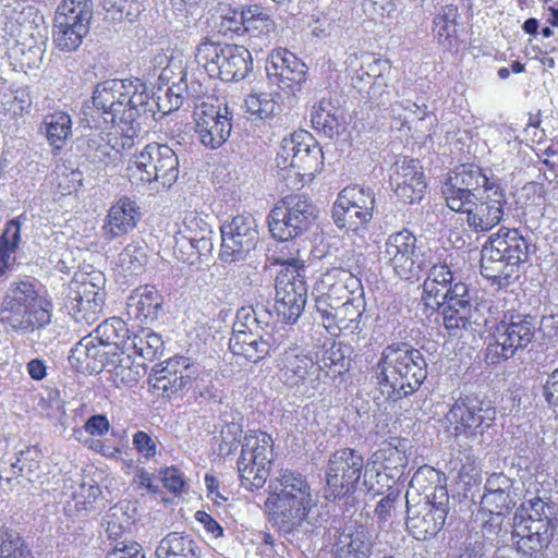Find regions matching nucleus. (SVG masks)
I'll use <instances>...</instances> for the list:
<instances>
[{"label": "nucleus", "instance_id": "a878e982", "mask_svg": "<svg viewBox=\"0 0 558 558\" xmlns=\"http://www.w3.org/2000/svg\"><path fill=\"white\" fill-rule=\"evenodd\" d=\"M513 484L514 480L504 473H493L486 480L481 507L495 515L493 519L497 525L501 524L502 517L517 504Z\"/></svg>", "mask_w": 558, "mask_h": 558}, {"label": "nucleus", "instance_id": "58836bf2", "mask_svg": "<svg viewBox=\"0 0 558 558\" xmlns=\"http://www.w3.org/2000/svg\"><path fill=\"white\" fill-rule=\"evenodd\" d=\"M180 235L196 242V247L207 256L213 251L211 226L202 217L191 213L184 218Z\"/></svg>", "mask_w": 558, "mask_h": 558}, {"label": "nucleus", "instance_id": "0eeeda50", "mask_svg": "<svg viewBox=\"0 0 558 558\" xmlns=\"http://www.w3.org/2000/svg\"><path fill=\"white\" fill-rule=\"evenodd\" d=\"M195 60L209 76L226 82H238L252 70V57L243 46L203 41L198 45Z\"/></svg>", "mask_w": 558, "mask_h": 558}, {"label": "nucleus", "instance_id": "ea45409f", "mask_svg": "<svg viewBox=\"0 0 558 558\" xmlns=\"http://www.w3.org/2000/svg\"><path fill=\"white\" fill-rule=\"evenodd\" d=\"M0 107V129L9 134L17 130L19 119L31 106V101L23 92L20 95H5Z\"/></svg>", "mask_w": 558, "mask_h": 558}, {"label": "nucleus", "instance_id": "79ce46f5", "mask_svg": "<svg viewBox=\"0 0 558 558\" xmlns=\"http://www.w3.org/2000/svg\"><path fill=\"white\" fill-rule=\"evenodd\" d=\"M371 543L364 530L342 533L339 536L335 558H367Z\"/></svg>", "mask_w": 558, "mask_h": 558}, {"label": "nucleus", "instance_id": "13d9d810", "mask_svg": "<svg viewBox=\"0 0 558 558\" xmlns=\"http://www.w3.org/2000/svg\"><path fill=\"white\" fill-rule=\"evenodd\" d=\"M113 373L117 379L125 385H132L136 383L143 375V366L137 363L134 364L131 354L128 353L124 357H114Z\"/></svg>", "mask_w": 558, "mask_h": 558}, {"label": "nucleus", "instance_id": "9b49d317", "mask_svg": "<svg viewBox=\"0 0 558 558\" xmlns=\"http://www.w3.org/2000/svg\"><path fill=\"white\" fill-rule=\"evenodd\" d=\"M272 460V438L268 434L253 430L245 435L238 459L242 486L252 492L264 487Z\"/></svg>", "mask_w": 558, "mask_h": 558}, {"label": "nucleus", "instance_id": "e2e57ef3", "mask_svg": "<svg viewBox=\"0 0 558 558\" xmlns=\"http://www.w3.org/2000/svg\"><path fill=\"white\" fill-rule=\"evenodd\" d=\"M466 308L468 305H446L440 307L444 316V325L450 336H458L459 330H465V324L463 320L466 317Z\"/></svg>", "mask_w": 558, "mask_h": 558}, {"label": "nucleus", "instance_id": "dca6fc26", "mask_svg": "<svg viewBox=\"0 0 558 558\" xmlns=\"http://www.w3.org/2000/svg\"><path fill=\"white\" fill-rule=\"evenodd\" d=\"M220 259L225 263L243 260L258 243L257 223L251 214L233 217L220 227Z\"/></svg>", "mask_w": 558, "mask_h": 558}, {"label": "nucleus", "instance_id": "ddd939ff", "mask_svg": "<svg viewBox=\"0 0 558 558\" xmlns=\"http://www.w3.org/2000/svg\"><path fill=\"white\" fill-rule=\"evenodd\" d=\"M535 318L529 315L510 314L496 327L495 341L486 349V361L497 364L512 357L518 350L525 349L534 339Z\"/></svg>", "mask_w": 558, "mask_h": 558}, {"label": "nucleus", "instance_id": "e433bc0d", "mask_svg": "<svg viewBox=\"0 0 558 558\" xmlns=\"http://www.w3.org/2000/svg\"><path fill=\"white\" fill-rule=\"evenodd\" d=\"M340 301L342 303L337 304L332 312V327H337L339 330L354 331L359 328L360 318L365 310L364 299L343 295Z\"/></svg>", "mask_w": 558, "mask_h": 558}, {"label": "nucleus", "instance_id": "4468645a", "mask_svg": "<svg viewBox=\"0 0 558 558\" xmlns=\"http://www.w3.org/2000/svg\"><path fill=\"white\" fill-rule=\"evenodd\" d=\"M364 468L363 456L352 448L335 451L325 470V496L328 500H338L352 495L361 480Z\"/></svg>", "mask_w": 558, "mask_h": 558}, {"label": "nucleus", "instance_id": "72a5a7b5", "mask_svg": "<svg viewBox=\"0 0 558 558\" xmlns=\"http://www.w3.org/2000/svg\"><path fill=\"white\" fill-rule=\"evenodd\" d=\"M347 348L343 349L340 343H332L330 348L322 352V356L317 359L315 366L317 375L315 379H311V388L316 389L320 383V374L325 376L336 377L349 369L350 360L347 356Z\"/></svg>", "mask_w": 558, "mask_h": 558}, {"label": "nucleus", "instance_id": "aec40b11", "mask_svg": "<svg viewBox=\"0 0 558 558\" xmlns=\"http://www.w3.org/2000/svg\"><path fill=\"white\" fill-rule=\"evenodd\" d=\"M307 66L287 49L274 51L267 60L266 73L272 85L287 95L295 96L306 81Z\"/></svg>", "mask_w": 558, "mask_h": 558}, {"label": "nucleus", "instance_id": "7c9ffc66", "mask_svg": "<svg viewBox=\"0 0 558 558\" xmlns=\"http://www.w3.org/2000/svg\"><path fill=\"white\" fill-rule=\"evenodd\" d=\"M161 306L162 296L157 289L144 286L132 292L126 303V311L130 318L148 324L157 319Z\"/></svg>", "mask_w": 558, "mask_h": 558}, {"label": "nucleus", "instance_id": "f3484780", "mask_svg": "<svg viewBox=\"0 0 558 558\" xmlns=\"http://www.w3.org/2000/svg\"><path fill=\"white\" fill-rule=\"evenodd\" d=\"M409 505V501H407ZM449 496L446 487H436L425 504L413 512L408 506L407 527L420 541L435 536L444 526L448 513Z\"/></svg>", "mask_w": 558, "mask_h": 558}, {"label": "nucleus", "instance_id": "39448f33", "mask_svg": "<svg viewBox=\"0 0 558 558\" xmlns=\"http://www.w3.org/2000/svg\"><path fill=\"white\" fill-rule=\"evenodd\" d=\"M128 175L137 186L155 182L170 187L179 175L178 156L168 145L149 143L130 161Z\"/></svg>", "mask_w": 558, "mask_h": 558}, {"label": "nucleus", "instance_id": "4c0bfd02", "mask_svg": "<svg viewBox=\"0 0 558 558\" xmlns=\"http://www.w3.org/2000/svg\"><path fill=\"white\" fill-rule=\"evenodd\" d=\"M40 130L45 132L51 146L61 149L65 141L72 135V119L63 111L46 114Z\"/></svg>", "mask_w": 558, "mask_h": 558}, {"label": "nucleus", "instance_id": "864d4df0", "mask_svg": "<svg viewBox=\"0 0 558 558\" xmlns=\"http://www.w3.org/2000/svg\"><path fill=\"white\" fill-rule=\"evenodd\" d=\"M246 112L254 119H268L278 108L277 102L268 93H252L244 100Z\"/></svg>", "mask_w": 558, "mask_h": 558}, {"label": "nucleus", "instance_id": "7ed1b4c3", "mask_svg": "<svg viewBox=\"0 0 558 558\" xmlns=\"http://www.w3.org/2000/svg\"><path fill=\"white\" fill-rule=\"evenodd\" d=\"M556 505L546 496L527 497L513 517L517 547L529 558H541L555 535Z\"/></svg>", "mask_w": 558, "mask_h": 558}, {"label": "nucleus", "instance_id": "f03ea898", "mask_svg": "<svg viewBox=\"0 0 558 558\" xmlns=\"http://www.w3.org/2000/svg\"><path fill=\"white\" fill-rule=\"evenodd\" d=\"M313 506L310 485L301 473L284 470L270 480L265 507L279 531L289 534L301 526Z\"/></svg>", "mask_w": 558, "mask_h": 558}, {"label": "nucleus", "instance_id": "0e129e2a", "mask_svg": "<svg viewBox=\"0 0 558 558\" xmlns=\"http://www.w3.org/2000/svg\"><path fill=\"white\" fill-rule=\"evenodd\" d=\"M117 330L113 333V337L109 340L107 348L112 352L114 357H119V352L121 354L130 353V345L132 336L130 335V330L124 320L117 323Z\"/></svg>", "mask_w": 558, "mask_h": 558}, {"label": "nucleus", "instance_id": "1a4fd4ad", "mask_svg": "<svg viewBox=\"0 0 558 558\" xmlns=\"http://www.w3.org/2000/svg\"><path fill=\"white\" fill-rule=\"evenodd\" d=\"M281 177H310L322 169L323 150L306 131H299L283 138L276 157Z\"/></svg>", "mask_w": 558, "mask_h": 558}, {"label": "nucleus", "instance_id": "473e14b6", "mask_svg": "<svg viewBox=\"0 0 558 558\" xmlns=\"http://www.w3.org/2000/svg\"><path fill=\"white\" fill-rule=\"evenodd\" d=\"M453 275L447 265H434L423 283L422 301L424 305L432 310H439V301L445 300L451 286Z\"/></svg>", "mask_w": 558, "mask_h": 558}, {"label": "nucleus", "instance_id": "5fc2aeb1", "mask_svg": "<svg viewBox=\"0 0 558 558\" xmlns=\"http://www.w3.org/2000/svg\"><path fill=\"white\" fill-rule=\"evenodd\" d=\"M116 124L119 131H117V133H110L114 151L121 153L122 150L132 148L135 145V138L138 137L142 131L143 124L130 120H118Z\"/></svg>", "mask_w": 558, "mask_h": 558}, {"label": "nucleus", "instance_id": "f257e3e1", "mask_svg": "<svg viewBox=\"0 0 558 558\" xmlns=\"http://www.w3.org/2000/svg\"><path fill=\"white\" fill-rule=\"evenodd\" d=\"M372 376L380 393L398 401L414 393L426 379L427 363L423 353L405 342L385 347Z\"/></svg>", "mask_w": 558, "mask_h": 558}, {"label": "nucleus", "instance_id": "2eb2a0df", "mask_svg": "<svg viewBox=\"0 0 558 558\" xmlns=\"http://www.w3.org/2000/svg\"><path fill=\"white\" fill-rule=\"evenodd\" d=\"M381 254L396 275L403 280L417 277L424 265L416 236L408 229L391 233Z\"/></svg>", "mask_w": 558, "mask_h": 558}, {"label": "nucleus", "instance_id": "a19ab883", "mask_svg": "<svg viewBox=\"0 0 558 558\" xmlns=\"http://www.w3.org/2000/svg\"><path fill=\"white\" fill-rule=\"evenodd\" d=\"M21 242V225L16 219L7 222L0 236V276L11 270L15 263V251Z\"/></svg>", "mask_w": 558, "mask_h": 558}, {"label": "nucleus", "instance_id": "a18cd8bd", "mask_svg": "<svg viewBox=\"0 0 558 558\" xmlns=\"http://www.w3.org/2000/svg\"><path fill=\"white\" fill-rule=\"evenodd\" d=\"M130 347V354L135 353L145 360L151 361L161 354L163 341L160 335L146 328L132 335Z\"/></svg>", "mask_w": 558, "mask_h": 558}, {"label": "nucleus", "instance_id": "c756f323", "mask_svg": "<svg viewBox=\"0 0 558 558\" xmlns=\"http://www.w3.org/2000/svg\"><path fill=\"white\" fill-rule=\"evenodd\" d=\"M124 81V105L120 120L145 124L154 114L148 88L140 78Z\"/></svg>", "mask_w": 558, "mask_h": 558}, {"label": "nucleus", "instance_id": "c03bdc74", "mask_svg": "<svg viewBox=\"0 0 558 558\" xmlns=\"http://www.w3.org/2000/svg\"><path fill=\"white\" fill-rule=\"evenodd\" d=\"M271 313L263 305L244 306L236 313V322L233 329L259 330L271 329Z\"/></svg>", "mask_w": 558, "mask_h": 558}, {"label": "nucleus", "instance_id": "5701e85b", "mask_svg": "<svg viewBox=\"0 0 558 558\" xmlns=\"http://www.w3.org/2000/svg\"><path fill=\"white\" fill-rule=\"evenodd\" d=\"M195 132L201 143L211 149L220 147L231 134V113L228 107L203 104L194 112Z\"/></svg>", "mask_w": 558, "mask_h": 558}, {"label": "nucleus", "instance_id": "f8f14e48", "mask_svg": "<svg viewBox=\"0 0 558 558\" xmlns=\"http://www.w3.org/2000/svg\"><path fill=\"white\" fill-rule=\"evenodd\" d=\"M482 192L463 203L461 208L452 209L462 216L461 220L474 233H485L499 226L508 204L506 192L499 183H492Z\"/></svg>", "mask_w": 558, "mask_h": 558}, {"label": "nucleus", "instance_id": "4be33fe9", "mask_svg": "<svg viewBox=\"0 0 558 558\" xmlns=\"http://www.w3.org/2000/svg\"><path fill=\"white\" fill-rule=\"evenodd\" d=\"M389 181L397 197L405 204L421 202L427 187L420 161L405 157L397 159L391 166Z\"/></svg>", "mask_w": 558, "mask_h": 558}, {"label": "nucleus", "instance_id": "6e6552de", "mask_svg": "<svg viewBox=\"0 0 558 558\" xmlns=\"http://www.w3.org/2000/svg\"><path fill=\"white\" fill-rule=\"evenodd\" d=\"M41 303L31 282H19L9 289L2 302V320L14 330L43 327L50 323V313Z\"/></svg>", "mask_w": 558, "mask_h": 558}, {"label": "nucleus", "instance_id": "20e7f679", "mask_svg": "<svg viewBox=\"0 0 558 558\" xmlns=\"http://www.w3.org/2000/svg\"><path fill=\"white\" fill-rule=\"evenodd\" d=\"M530 243L518 229L501 228L492 234L481 251V274L499 287L518 277L520 266L529 260Z\"/></svg>", "mask_w": 558, "mask_h": 558}, {"label": "nucleus", "instance_id": "052dcab7", "mask_svg": "<svg viewBox=\"0 0 558 558\" xmlns=\"http://www.w3.org/2000/svg\"><path fill=\"white\" fill-rule=\"evenodd\" d=\"M173 255L190 266H195L199 263L201 256H204L203 251L196 247V242L187 239L186 236L178 233L174 238Z\"/></svg>", "mask_w": 558, "mask_h": 558}, {"label": "nucleus", "instance_id": "680f3d73", "mask_svg": "<svg viewBox=\"0 0 558 558\" xmlns=\"http://www.w3.org/2000/svg\"><path fill=\"white\" fill-rule=\"evenodd\" d=\"M272 340L274 339L269 329H265V331H259L257 336L253 339V343L247 345L250 348V351L252 352L243 351L241 355L244 356L250 362L257 363L258 361L263 360L267 354H269Z\"/></svg>", "mask_w": 558, "mask_h": 558}, {"label": "nucleus", "instance_id": "338daca9", "mask_svg": "<svg viewBox=\"0 0 558 558\" xmlns=\"http://www.w3.org/2000/svg\"><path fill=\"white\" fill-rule=\"evenodd\" d=\"M100 495L101 490L95 481L90 480V482H84L80 486L78 492L74 495L76 506L82 505L84 510H92Z\"/></svg>", "mask_w": 558, "mask_h": 558}, {"label": "nucleus", "instance_id": "c9c22d12", "mask_svg": "<svg viewBox=\"0 0 558 558\" xmlns=\"http://www.w3.org/2000/svg\"><path fill=\"white\" fill-rule=\"evenodd\" d=\"M89 26L86 24H74L66 23L64 19L54 20L52 38L54 46L61 50L66 52H72L77 50L84 37L88 34Z\"/></svg>", "mask_w": 558, "mask_h": 558}, {"label": "nucleus", "instance_id": "8fccbe9b", "mask_svg": "<svg viewBox=\"0 0 558 558\" xmlns=\"http://www.w3.org/2000/svg\"><path fill=\"white\" fill-rule=\"evenodd\" d=\"M241 23L247 32L269 34L275 31V22L257 4H251L242 9Z\"/></svg>", "mask_w": 558, "mask_h": 558}, {"label": "nucleus", "instance_id": "9d476101", "mask_svg": "<svg viewBox=\"0 0 558 558\" xmlns=\"http://www.w3.org/2000/svg\"><path fill=\"white\" fill-rule=\"evenodd\" d=\"M318 209L305 195H287L268 216L271 235L288 241L306 232L315 222Z\"/></svg>", "mask_w": 558, "mask_h": 558}, {"label": "nucleus", "instance_id": "6ab92c4d", "mask_svg": "<svg viewBox=\"0 0 558 558\" xmlns=\"http://www.w3.org/2000/svg\"><path fill=\"white\" fill-rule=\"evenodd\" d=\"M287 270L276 278L275 310L283 322L294 324L304 311L307 286L300 272Z\"/></svg>", "mask_w": 558, "mask_h": 558}, {"label": "nucleus", "instance_id": "2f4dec72", "mask_svg": "<svg viewBox=\"0 0 558 558\" xmlns=\"http://www.w3.org/2000/svg\"><path fill=\"white\" fill-rule=\"evenodd\" d=\"M140 218L138 207L128 197H121L111 206L104 227L108 239L125 234L136 227Z\"/></svg>", "mask_w": 558, "mask_h": 558}, {"label": "nucleus", "instance_id": "412c9836", "mask_svg": "<svg viewBox=\"0 0 558 558\" xmlns=\"http://www.w3.org/2000/svg\"><path fill=\"white\" fill-rule=\"evenodd\" d=\"M197 373V365L191 363L189 357L174 356L166 361L165 365L154 367L148 381L163 397L171 398L187 389Z\"/></svg>", "mask_w": 558, "mask_h": 558}, {"label": "nucleus", "instance_id": "bf43d9fd", "mask_svg": "<svg viewBox=\"0 0 558 558\" xmlns=\"http://www.w3.org/2000/svg\"><path fill=\"white\" fill-rule=\"evenodd\" d=\"M458 9L453 5H446L434 19L435 32L439 41H448L456 33V20Z\"/></svg>", "mask_w": 558, "mask_h": 558}, {"label": "nucleus", "instance_id": "49530a36", "mask_svg": "<svg viewBox=\"0 0 558 558\" xmlns=\"http://www.w3.org/2000/svg\"><path fill=\"white\" fill-rule=\"evenodd\" d=\"M64 19L66 23L90 25L93 19L92 0H62L56 10L54 20Z\"/></svg>", "mask_w": 558, "mask_h": 558}, {"label": "nucleus", "instance_id": "37998d69", "mask_svg": "<svg viewBox=\"0 0 558 558\" xmlns=\"http://www.w3.org/2000/svg\"><path fill=\"white\" fill-rule=\"evenodd\" d=\"M342 198L337 197L332 205V219L335 225L339 229H347L357 231L361 228H365L366 225L372 220L371 216L364 215L360 209L350 204H344Z\"/></svg>", "mask_w": 558, "mask_h": 558}, {"label": "nucleus", "instance_id": "423d86ee", "mask_svg": "<svg viewBox=\"0 0 558 558\" xmlns=\"http://www.w3.org/2000/svg\"><path fill=\"white\" fill-rule=\"evenodd\" d=\"M453 400L445 418L452 426L454 435L477 437L493 426L497 411L485 395L464 389Z\"/></svg>", "mask_w": 558, "mask_h": 558}, {"label": "nucleus", "instance_id": "09e8293b", "mask_svg": "<svg viewBox=\"0 0 558 558\" xmlns=\"http://www.w3.org/2000/svg\"><path fill=\"white\" fill-rule=\"evenodd\" d=\"M338 197L373 218L375 193L371 187L349 185L338 194Z\"/></svg>", "mask_w": 558, "mask_h": 558}, {"label": "nucleus", "instance_id": "603ef678", "mask_svg": "<svg viewBox=\"0 0 558 558\" xmlns=\"http://www.w3.org/2000/svg\"><path fill=\"white\" fill-rule=\"evenodd\" d=\"M146 262L145 246L140 243L128 244L119 255V266L125 276L142 274Z\"/></svg>", "mask_w": 558, "mask_h": 558}, {"label": "nucleus", "instance_id": "69168bd1", "mask_svg": "<svg viewBox=\"0 0 558 558\" xmlns=\"http://www.w3.org/2000/svg\"><path fill=\"white\" fill-rule=\"evenodd\" d=\"M449 292L445 293V300L439 301V308L446 305L461 306L469 305L472 302L470 290L463 282L451 283L448 288Z\"/></svg>", "mask_w": 558, "mask_h": 558}, {"label": "nucleus", "instance_id": "cd10ccee", "mask_svg": "<svg viewBox=\"0 0 558 558\" xmlns=\"http://www.w3.org/2000/svg\"><path fill=\"white\" fill-rule=\"evenodd\" d=\"M70 363L76 368L100 373L105 367L114 364V355L109 349L98 342L93 335L82 338L71 350Z\"/></svg>", "mask_w": 558, "mask_h": 558}, {"label": "nucleus", "instance_id": "b1692460", "mask_svg": "<svg viewBox=\"0 0 558 558\" xmlns=\"http://www.w3.org/2000/svg\"><path fill=\"white\" fill-rule=\"evenodd\" d=\"M124 81L107 80L98 83L92 97L93 107L86 106V116H90L97 126L95 113L102 118L105 123H117L120 120L124 105Z\"/></svg>", "mask_w": 558, "mask_h": 558}, {"label": "nucleus", "instance_id": "6e6d98bb", "mask_svg": "<svg viewBox=\"0 0 558 558\" xmlns=\"http://www.w3.org/2000/svg\"><path fill=\"white\" fill-rule=\"evenodd\" d=\"M330 101L322 99L317 105L313 106L311 113L312 125L315 130L323 132L331 137L338 129V119L329 111Z\"/></svg>", "mask_w": 558, "mask_h": 558}, {"label": "nucleus", "instance_id": "de8ad7c7", "mask_svg": "<svg viewBox=\"0 0 558 558\" xmlns=\"http://www.w3.org/2000/svg\"><path fill=\"white\" fill-rule=\"evenodd\" d=\"M0 558H33V556L20 533L7 526H1Z\"/></svg>", "mask_w": 558, "mask_h": 558}, {"label": "nucleus", "instance_id": "a211bd4d", "mask_svg": "<svg viewBox=\"0 0 558 558\" xmlns=\"http://www.w3.org/2000/svg\"><path fill=\"white\" fill-rule=\"evenodd\" d=\"M492 183L498 182L488 178L480 167L462 165L450 175L442 187V194L450 209H459L463 203L482 194Z\"/></svg>", "mask_w": 558, "mask_h": 558}, {"label": "nucleus", "instance_id": "f704fd0d", "mask_svg": "<svg viewBox=\"0 0 558 558\" xmlns=\"http://www.w3.org/2000/svg\"><path fill=\"white\" fill-rule=\"evenodd\" d=\"M155 555L156 558H198L199 547L189 535L171 532L159 542Z\"/></svg>", "mask_w": 558, "mask_h": 558}, {"label": "nucleus", "instance_id": "774afa93", "mask_svg": "<svg viewBox=\"0 0 558 558\" xmlns=\"http://www.w3.org/2000/svg\"><path fill=\"white\" fill-rule=\"evenodd\" d=\"M107 558H145L143 547L134 541L118 542Z\"/></svg>", "mask_w": 558, "mask_h": 558}, {"label": "nucleus", "instance_id": "4d7b16f0", "mask_svg": "<svg viewBox=\"0 0 558 558\" xmlns=\"http://www.w3.org/2000/svg\"><path fill=\"white\" fill-rule=\"evenodd\" d=\"M440 482V473L437 470L429 465H423L413 474L410 486L420 494H424L427 499V495L430 496L436 487H445Z\"/></svg>", "mask_w": 558, "mask_h": 558}, {"label": "nucleus", "instance_id": "bb28decb", "mask_svg": "<svg viewBox=\"0 0 558 558\" xmlns=\"http://www.w3.org/2000/svg\"><path fill=\"white\" fill-rule=\"evenodd\" d=\"M359 257L353 252H347L340 259L338 267L327 272L323 278V283L329 287L328 295L344 292L349 298L364 295L360 275Z\"/></svg>", "mask_w": 558, "mask_h": 558}, {"label": "nucleus", "instance_id": "393cba45", "mask_svg": "<svg viewBox=\"0 0 558 558\" xmlns=\"http://www.w3.org/2000/svg\"><path fill=\"white\" fill-rule=\"evenodd\" d=\"M104 292L93 282H76L70 288L66 307L76 323L93 325L104 308Z\"/></svg>", "mask_w": 558, "mask_h": 558}, {"label": "nucleus", "instance_id": "c85d7f7f", "mask_svg": "<svg viewBox=\"0 0 558 558\" xmlns=\"http://www.w3.org/2000/svg\"><path fill=\"white\" fill-rule=\"evenodd\" d=\"M278 366L281 381L291 388L306 381L311 385L312 375H317L313 359L296 348L284 350Z\"/></svg>", "mask_w": 558, "mask_h": 558}, {"label": "nucleus", "instance_id": "3c124183", "mask_svg": "<svg viewBox=\"0 0 558 558\" xmlns=\"http://www.w3.org/2000/svg\"><path fill=\"white\" fill-rule=\"evenodd\" d=\"M369 460L373 464H380L386 471H396L399 474H402L408 463L404 452L390 442L384 444Z\"/></svg>", "mask_w": 558, "mask_h": 558}]
</instances>
